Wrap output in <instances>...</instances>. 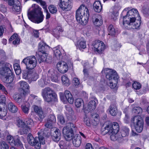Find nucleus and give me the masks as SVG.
Returning a JSON list of instances; mask_svg holds the SVG:
<instances>
[{
  "mask_svg": "<svg viewBox=\"0 0 149 149\" xmlns=\"http://www.w3.org/2000/svg\"><path fill=\"white\" fill-rule=\"evenodd\" d=\"M120 18H121L120 17ZM122 23H120L126 28L138 29L140 25L141 21L138 12L136 9L132 8L127 13L126 15L123 16Z\"/></svg>",
  "mask_w": 149,
  "mask_h": 149,
  "instance_id": "obj_1",
  "label": "nucleus"
},
{
  "mask_svg": "<svg viewBox=\"0 0 149 149\" xmlns=\"http://www.w3.org/2000/svg\"><path fill=\"white\" fill-rule=\"evenodd\" d=\"M77 129V127L72 123H67L62 130L65 139L67 141L72 140V143L74 146L76 147L79 146L81 143V138L79 135L74 136V132Z\"/></svg>",
  "mask_w": 149,
  "mask_h": 149,
  "instance_id": "obj_2",
  "label": "nucleus"
},
{
  "mask_svg": "<svg viewBox=\"0 0 149 149\" xmlns=\"http://www.w3.org/2000/svg\"><path fill=\"white\" fill-rule=\"evenodd\" d=\"M88 9L83 5H81L76 12V18L77 21L83 25H86L89 17Z\"/></svg>",
  "mask_w": 149,
  "mask_h": 149,
  "instance_id": "obj_3",
  "label": "nucleus"
},
{
  "mask_svg": "<svg viewBox=\"0 0 149 149\" xmlns=\"http://www.w3.org/2000/svg\"><path fill=\"white\" fill-rule=\"evenodd\" d=\"M38 137L35 138L32 136L31 133L28 134L27 136V141L29 144L32 146H34L36 149H40L41 144L45 143V141L43 132H38Z\"/></svg>",
  "mask_w": 149,
  "mask_h": 149,
  "instance_id": "obj_4",
  "label": "nucleus"
},
{
  "mask_svg": "<svg viewBox=\"0 0 149 149\" xmlns=\"http://www.w3.org/2000/svg\"><path fill=\"white\" fill-rule=\"evenodd\" d=\"M28 16L32 22L37 24L42 22L44 16L40 8H35L28 13Z\"/></svg>",
  "mask_w": 149,
  "mask_h": 149,
  "instance_id": "obj_5",
  "label": "nucleus"
},
{
  "mask_svg": "<svg viewBox=\"0 0 149 149\" xmlns=\"http://www.w3.org/2000/svg\"><path fill=\"white\" fill-rule=\"evenodd\" d=\"M42 95L46 102H50L57 100V95L54 91L49 87L42 90Z\"/></svg>",
  "mask_w": 149,
  "mask_h": 149,
  "instance_id": "obj_6",
  "label": "nucleus"
},
{
  "mask_svg": "<svg viewBox=\"0 0 149 149\" xmlns=\"http://www.w3.org/2000/svg\"><path fill=\"white\" fill-rule=\"evenodd\" d=\"M22 62L26 65V68L29 70L33 69L37 63V60L34 56L26 57L23 59Z\"/></svg>",
  "mask_w": 149,
  "mask_h": 149,
  "instance_id": "obj_7",
  "label": "nucleus"
},
{
  "mask_svg": "<svg viewBox=\"0 0 149 149\" xmlns=\"http://www.w3.org/2000/svg\"><path fill=\"white\" fill-rule=\"evenodd\" d=\"M133 123L135 129L138 133H141L143 129L144 122L140 116H135L133 119Z\"/></svg>",
  "mask_w": 149,
  "mask_h": 149,
  "instance_id": "obj_8",
  "label": "nucleus"
},
{
  "mask_svg": "<svg viewBox=\"0 0 149 149\" xmlns=\"http://www.w3.org/2000/svg\"><path fill=\"white\" fill-rule=\"evenodd\" d=\"M129 132L130 130L128 127L123 126L120 130V133L118 134V135L111 136V139L114 141L118 140H120L123 137L128 136Z\"/></svg>",
  "mask_w": 149,
  "mask_h": 149,
  "instance_id": "obj_9",
  "label": "nucleus"
},
{
  "mask_svg": "<svg viewBox=\"0 0 149 149\" xmlns=\"http://www.w3.org/2000/svg\"><path fill=\"white\" fill-rule=\"evenodd\" d=\"M72 0H59L58 6L63 10L68 11L71 8Z\"/></svg>",
  "mask_w": 149,
  "mask_h": 149,
  "instance_id": "obj_10",
  "label": "nucleus"
},
{
  "mask_svg": "<svg viewBox=\"0 0 149 149\" xmlns=\"http://www.w3.org/2000/svg\"><path fill=\"white\" fill-rule=\"evenodd\" d=\"M93 45L94 48V51L99 54L102 53L105 48L104 43L99 40H96L93 42Z\"/></svg>",
  "mask_w": 149,
  "mask_h": 149,
  "instance_id": "obj_11",
  "label": "nucleus"
},
{
  "mask_svg": "<svg viewBox=\"0 0 149 149\" xmlns=\"http://www.w3.org/2000/svg\"><path fill=\"white\" fill-rule=\"evenodd\" d=\"M6 139L8 143L11 146H20L21 148L23 147V145L20 140L19 137L16 136L13 138L11 135H8Z\"/></svg>",
  "mask_w": 149,
  "mask_h": 149,
  "instance_id": "obj_12",
  "label": "nucleus"
},
{
  "mask_svg": "<svg viewBox=\"0 0 149 149\" xmlns=\"http://www.w3.org/2000/svg\"><path fill=\"white\" fill-rule=\"evenodd\" d=\"M61 100L63 102L68 101V102L72 104L74 102V98L70 92L68 90L65 91L64 95L63 93H61L60 94Z\"/></svg>",
  "mask_w": 149,
  "mask_h": 149,
  "instance_id": "obj_13",
  "label": "nucleus"
},
{
  "mask_svg": "<svg viewBox=\"0 0 149 149\" xmlns=\"http://www.w3.org/2000/svg\"><path fill=\"white\" fill-rule=\"evenodd\" d=\"M11 65L8 63H6L2 67L0 68V78L6 76L12 72L10 68L11 67Z\"/></svg>",
  "mask_w": 149,
  "mask_h": 149,
  "instance_id": "obj_14",
  "label": "nucleus"
},
{
  "mask_svg": "<svg viewBox=\"0 0 149 149\" xmlns=\"http://www.w3.org/2000/svg\"><path fill=\"white\" fill-rule=\"evenodd\" d=\"M47 75L52 81L55 82H58L60 74L56 70L53 69L49 70L48 71Z\"/></svg>",
  "mask_w": 149,
  "mask_h": 149,
  "instance_id": "obj_15",
  "label": "nucleus"
},
{
  "mask_svg": "<svg viewBox=\"0 0 149 149\" xmlns=\"http://www.w3.org/2000/svg\"><path fill=\"white\" fill-rule=\"evenodd\" d=\"M19 84L20 86L19 93L27 95L29 91V86L28 84L26 82L21 81L19 82Z\"/></svg>",
  "mask_w": 149,
  "mask_h": 149,
  "instance_id": "obj_16",
  "label": "nucleus"
},
{
  "mask_svg": "<svg viewBox=\"0 0 149 149\" xmlns=\"http://www.w3.org/2000/svg\"><path fill=\"white\" fill-rule=\"evenodd\" d=\"M106 78L109 80H113L117 81L118 79V75L116 72L114 70L107 69L106 73Z\"/></svg>",
  "mask_w": 149,
  "mask_h": 149,
  "instance_id": "obj_17",
  "label": "nucleus"
},
{
  "mask_svg": "<svg viewBox=\"0 0 149 149\" xmlns=\"http://www.w3.org/2000/svg\"><path fill=\"white\" fill-rule=\"evenodd\" d=\"M109 126L110 133L113 134L112 135L115 136L116 135H118L117 133L120 129L118 124L117 122H114L112 123H109Z\"/></svg>",
  "mask_w": 149,
  "mask_h": 149,
  "instance_id": "obj_18",
  "label": "nucleus"
},
{
  "mask_svg": "<svg viewBox=\"0 0 149 149\" xmlns=\"http://www.w3.org/2000/svg\"><path fill=\"white\" fill-rule=\"evenodd\" d=\"M57 68L58 71L62 73H65L68 70L67 64L64 62H58L57 64Z\"/></svg>",
  "mask_w": 149,
  "mask_h": 149,
  "instance_id": "obj_19",
  "label": "nucleus"
},
{
  "mask_svg": "<svg viewBox=\"0 0 149 149\" xmlns=\"http://www.w3.org/2000/svg\"><path fill=\"white\" fill-rule=\"evenodd\" d=\"M34 110L35 112L38 113L40 118L39 120L40 122L42 121V120L46 116V114L43 112L41 107L34 105Z\"/></svg>",
  "mask_w": 149,
  "mask_h": 149,
  "instance_id": "obj_20",
  "label": "nucleus"
},
{
  "mask_svg": "<svg viewBox=\"0 0 149 149\" xmlns=\"http://www.w3.org/2000/svg\"><path fill=\"white\" fill-rule=\"evenodd\" d=\"M26 95H23V94L19 93L14 95L13 98L16 102L18 104H22L24 102L25 97Z\"/></svg>",
  "mask_w": 149,
  "mask_h": 149,
  "instance_id": "obj_21",
  "label": "nucleus"
},
{
  "mask_svg": "<svg viewBox=\"0 0 149 149\" xmlns=\"http://www.w3.org/2000/svg\"><path fill=\"white\" fill-rule=\"evenodd\" d=\"M2 105L3 104L0 103V118L3 120H6V116L7 113V108L6 106Z\"/></svg>",
  "mask_w": 149,
  "mask_h": 149,
  "instance_id": "obj_22",
  "label": "nucleus"
},
{
  "mask_svg": "<svg viewBox=\"0 0 149 149\" xmlns=\"http://www.w3.org/2000/svg\"><path fill=\"white\" fill-rule=\"evenodd\" d=\"M100 18V16L97 15H94L92 16V20L95 26H99L102 24L103 21Z\"/></svg>",
  "mask_w": 149,
  "mask_h": 149,
  "instance_id": "obj_23",
  "label": "nucleus"
},
{
  "mask_svg": "<svg viewBox=\"0 0 149 149\" xmlns=\"http://www.w3.org/2000/svg\"><path fill=\"white\" fill-rule=\"evenodd\" d=\"M2 81L5 83H12L14 80V75L12 72L4 77H1Z\"/></svg>",
  "mask_w": 149,
  "mask_h": 149,
  "instance_id": "obj_24",
  "label": "nucleus"
},
{
  "mask_svg": "<svg viewBox=\"0 0 149 149\" xmlns=\"http://www.w3.org/2000/svg\"><path fill=\"white\" fill-rule=\"evenodd\" d=\"M61 133L58 129H56L51 135L52 140L54 141L58 142L61 139Z\"/></svg>",
  "mask_w": 149,
  "mask_h": 149,
  "instance_id": "obj_25",
  "label": "nucleus"
},
{
  "mask_svg": "<svg viewBox=\"0 0 149 149\" xmlns=\"http://www.w3.org/2000/svg\"><path fill=\"white\" fill-rule=\"evenodd\" d=\"M49 46L47 45L45 43L42 42L39 43L38 48V52H40L41 53L46 54Z\"/></svg>",
  "mask_w": 149,
  "mask_h": 149,
  "instance_id": "obj_26",
  "label": "nucleus"
},
{
  "mask_svg": "<svg viewBox=\"0 0 149 149\" xmlns=\"http://www.w3.org/2000/svg\"><path fill=\"white\" fill-rule=\"evenodd\" d=\"M109 112L111 115L115 116L116 115L117 109L115 103H111L109 107Z\"/></svg>",
  "mask_w": 149,
  "mask_h": 149,
  "instance_id": "obj_27",
  "label": "nucleus"
},
{
  "mask_svg": "<svg viewBox=\"0 0 149 149\" xmlns=\"http://www.w3.org/2000/svg\"><path fill=\"white\" fill-rule=\"evenodd\" d=\"M93 7L95 11L97 13L100 12L102 8L101 3L99 1H95L94 3Z\"/></svg>",
  "mask_w": 149,
  "mask_h": 149,
  "instance_id": "obj_28",
  "label": "nucleus"
},
{
  "mask_svg": "<svg viewBox=\"0 0 149 149\" xmlns=\"http://www.w3.org/2000/svg\"><path fill=\"white\" fill-rule=\"evenodd\" d=\"M59 47L58 46L53 48L54 56H55L58 60H60L61 56H62V54L59 49Z\"/></svg>",
  "mask_w": 149,
  "mask_h": 149,
  "instance_id": "obj_29",
  "label": "nucleus"
},
{
  "mask_svg": "<svg viewBox=\"0 0 149 149\" xmlns=\"http://www.w3.org/2000/svg\"><path fill=\"white\" fill-rule=\"evenodd\" d=\"M37 54V57H38V60L39 63H40L45 61H46L47 57L45 54L41 53L40 52H38Z\"/></svg>",
  "mask_w": 149,
  "mask_h": 149,
  "instance_id": "obj_30",
  "label": "nucleus"
},
{
  "mask_svg": "<svg viewBox=\"0 0 149 149\" xmlns=\"http://www.w3.org/2000/svg\"><path fill=\"white\" fill-rule=\"evenodd\" d=\"M30 78L29 81H36L39 77V75L35 71H30Z\"/></svg>",
  "mask_w": 149,
  "mask_h": 149,
  "instance_id": "obj_31",
  "label": "nucleus"
},
{
  "mask_svg": "<svg viewBox=\"0 0 149 149\" xmlns=\"http://www.w3.org/2000/svg\"><path fill=\"white\" fill-rule=\"evenodd\" d=\"M96 104L94 100L91 101L88 103V110L89 112L93 110L96 108Z\"/></svg>",
  "mask_w": 149,
  "mask_h": 149,
  "instance_id": "obj_32",
  "label": "nucleus"
},
{
  "mask_svg": "<svg viewBox=\"0 0 149 149\" xmlns=\"http://www.w3.org/2000/svg\"><path fill=\"white\" fill-rule=\"evenodd\" d=\"M75 45L77 48L81 50L82 49H85L86 47V43L85 41H77Z\"/></svg>",
  "mask_w": 149,
  "mask_h": 149,
  "instance_id": "obj_33",
  "label": "nucleus"
},
{
  "mask_svg": "<svg viewBox=\"0 0 149 149\" xmlns=\"http://www.w3.org/2000/svg\"><path fill=\"white\" fill-rule=\"evenodd\" d=\"M108 30L109 33V34L113 36H115L117 31V29H116L111 24L109 26Z\"/></svg>",
  "mask_w": 149,
  "mask_h": 149,
  "instance_id": "obj_34",
  "label": "nucleus"
},
{
  "mask_svg": "<svg viewBox=\"0 0 149 149\" xmlns=\"http://www.w3.org/2000/svg\"><path fill=\"white\" fill-rule=\"evenodd\" d=\"M22 129H20L19 132L21 135L27 134L30 131L31 128L26 125L24 127H22Z\"/></svg>",
  "mask_w": 149,
  "mask_h": 149,
  "instance_id": "obj_35",
  "label": "nucleus"
},
{
  "mask_svg": "<svg viewBox=\"0 0 149 149\" xmlns=\"http://www.w3.org/2000/svg\"><path fill=\"white\" fill-rule=\"evenodd\" d=\"M21 109L22 111L26 114H28L30 109V104L27 103L26 104L21 106Z\"/></svg>",
  "mask_w": 149,
  "mask_h": 149,
  "instance_id": "obj_36",
  "label": "nucleus"
},
{
  "mask_svg": "<svg viewBox=\"0 0 149 149\" xmlns=\"http://www.w3.org/2000/svg\"><path fill=\"white\" fill-rule=\"evenodd\" d=\"M8 108L9 110L13 113L16 112L18 110L17 107L12 103H10L8 104Z\"/></svg>",
  "mask_w": 149,
  "mask_h": 149,
  "instance_id": "obj_37",
  "label": "nucleus"
},
{
  "mask_svg": "<svg viewBox=\"0 0 149 149\" xmlns=\"http://www.w3.org/2000/svg\"><path fill=\"white\" fill-rule=\"evenodd\" d=\"M61 80L63 83L66 86H68L70 85L69 79L66 75H63L61 77Z\"/></svg>",
  "mask_w": 149,
  "mask_h": 149,
  "instance_id": "obj_38",
  "label": "nucleus"
},
{
  "mask_svg": "<svg viewBox=\"0 0 149 149\" xmlns=\"http://www.w3.org/2000/svg\"><path fill=\"white\" fill-rule=\"evenodd\" d=\"M132 112L135 114H142L143 110L142 109L139 107H136L133 108Z\"/></svg>",
  "mask_w": 149,
  "mask_h": 149,
  "instance_id": "obj_39",
  "label": "nucleus"
},
{
  "mask_svg": "<svg viewBox=\"0 0 149 149\" xmlns=\"http://www.w3.org/2000/svg\"><path fill=\"white\" fill-rule=\"evenodd\" d=\"M21 4L19 1V3H16V4L13 6L12 7V9L14 12H20L21 10Z\"/></svg>",
  "mask_w": 149,
  "mask_h": 149,
  "instance_id": "obj_40",
  "label": "nucleus"
},
{
  "mask_svg": "<svg viewBox=\"0 0 149 149\" xmlns=\"http://www.w3.org/2000/svg\"><path fill=\"white\" fill-rule=\"evenodd\" d=\"M118 82V79H117V81L113 80L110 83L109 85L111 88L114 89L116 91L118 88V87L117 86V84Z\"/></svg>",
  "mask_w": 149,
  "mask_h": 149,
  "instance_id": "obj_41",
  "label": "nucleus"
},
{
  "mask_svg": "<svg viewBox=\"0 0 149 149\" xmlns=\"http://www.w3.org/2000/svg\"><path fill=\"white\" fill-rule=\"evenodd\" d=\"M30 70H28V71L26 70H23V71L22 77L24 79H27L29 81V78H30Z\"/></svg>",
  "mask_w": 149,
  "mask_h": 149,
  "instance_id": "obj_42",
  "label": "nucleus"
},
{
  "mask_svg": "<svg viewBox=\"0 0 149 149\" xmlns=\"http://www.w3.org/2000/svg\"><path fill=\"white\" fill-rule=\"evenodd\" d=\"M109 123L107 125H106V126H105L104 128H102L101 131L102 132V133L104 134H105L107 133H110V131L109 129Z\"/></svg>",
  "mask_w": 149,
  "mask_h": 149,
  "instance_id": "obj_43",
  "label": "nucleus"
},
{
  "mask_svg": "<svg viewBox=\"0 0 149 149\" xmlns=\"http://www.w3.org/2000/svg\"><path fill=\"white\" fill-rule=\"evenodd\" d=\"M67 142L63 140L61 141L58 145L61 149H68Z\"/></svg>",
  "mask_w": 149,
  "mask_h": 149,
  "instance_id": "obj_44",
  "label": "nucleus"
},
{
  "mask_svg": "<svg viewBox=\"0 0 149 149\" xmlns=\"http://www.w3.org/2000/svg\"><path fill=\"white\" fill-rule=\"evenodd\" d=\"M121 45L116 41L115 42L113 45L111 46L112 49L113 50L116 51L118 49L121 47Z\"/></svg>",
  "mask_w": 149,
  "mask_h": 149,
  "instance_id": "obj_45",
  "label": "nucleus"
},
{
  "mask_svg": "<svg viewBox=\"0 0 149 149\" xmlns=\"http://www.w3.org/2000/svg\"><path fill=\"white\" fill-rule=\"evenodd\" d=\"M50 12L52 14L56 13L57 11V9L56 7L54 6L53 5H50L48 7Z\"/></svg>",
  "mask_w": 149,
  "mask_h": 149,
  "instance_id": "obj_46",
  "label": "nucleus"
},
{
  "mask_svg": "<svg viewBox=\"0 0 149 149\" xmlns=\"http://www.w3.org/2000/svg\"><path fill=\"white\" fill-rule=\"evenodd\" d=\"M9 146L7 143L4 141H1L0 142V148L1 149H8Z\"/></svg>",
  "mask_w": 149,
  "mask_h": 149,
  "instance_id": "obj_47",
  "label": "nucleus"
},
{
  "mask_svg": "<svg viewBox=\"0 0 149 149\" xmlns=\"http://www.w3.org/2000/svg\"><path fill=\"white\" fill-rule=\"evenodd\" d=\"M74 103L75 106L77 108L80 107L82 104L83 103L82 100L80 98L77 99L75 100Z\"/></svg>",
  "mask_w": 149,
  "mask_h": 149,
  "instance_id": "obj_48",
  "label": "nucleus"
},
{
  "mask_svg": "<svg viewBox=\"0 0 149 149\" xmlns=\"http://www.w3.org/2000/svg\"><path fill=\"white\" fill-rule=\"evenodd\" d=\"M141 84L140 83L134 81L132 84L133 88L136 90L139 89L141 87Z\"/></svg>",
  "mask_w": 149,
  "mask_h": 149,
  "instance_id": "obj_49",
  "label": "nucleus"
},
{
  "mask_svg": "<svg viewBox=\"0 0 149 149\" xmlns=\"http://www.w3.org/2000/svg\"><path fill=\"white\" fill-rule=\"evenodd\" d=\"M51 33L56 38H58L59 37L60 33L58 32V31L57 30L56 28L53 29L51 31Z\"/></svg>",
  "mask_w": 149,
  "mask_h": 149,
  "instance_id": "obj_50",
  "label": "nucleus"
},
{
  "mask_svg": "<svg viewBox=\"0 0 149 149\" xmlns=\"http://www.w3.org/2000/svg\"><path fill=\"white\" fill-rule=\"evenodd\" d=\"M93 118H94L93 121H94V125L96 126L98 124L99 122V116L97 114H95L93 116Z\"/></svg>",
  "mask_w": 149,
  "mask_h": 149,
  "instance_id": "obj_51",
  "label": "nucleus"
},
{
  "mask_svg": "<svg viewBox=\"0 0 149 149\" xmlns=\"http://www.w3.org/2000/svg\"><path fill=\"white\" fill-rule=\"evenodd\" d=\"M25 122L22 120L19 119L17 120V125L19 127H23L26 125Z\"/></svg>",
  "mask_w": 149,
  "mask_h": 149,
  "instance_id": "obj_52",
  "label": "nucleus"
},
{
  "mask_svg": "<svg viewBox=\"0 0 149 149\" xmlns=\"http://www.w3.org/2000/svg\"><path fill=\"white\" fill-rule=\"evenodd\" d=\"M26 125L30 128L33 125L34 123L32 119L31 118L28 119L26 121Z\"/></svg>",
  "mask_w": 149,
  "mask_h": 149,
  "instance_id": "obj_53",
  "label": "nucleus"
},
{
  "mask_svg": "<svg viewBox=\"0 0 149 149\" xmlns=\"http://www.w3.org/2000/svg\"><path fill=\"white\" fill-rule=\"evenodd\" d=\"M54 123L49 120H47L46 124H45V126L49 128L50 129L52 127V124Z\"/></svg>",
  "mask_w": 149,
  "mask_h": 149,
  "instance_id": "obj_54",
  "label": "nucleus"
},
{
  "mask_svg": "<svg viewBox=\"0 0 149 149\" xmlns=\"http://www.w3.org/2000/svg\"><path fill=\"white\" fill-rule=\"evenodd\" d=\"M58 119L62 124H63L65 123V120L64 117L61 115H59L58 116Z\"/></svg>",
  "mask_w": 149,
  "mask_h": 149,
  "instance_id": "obj_55",
  "label": "nucleus"
},
{
  "mask_svg": "<svg viewBox=\"0 0 149 149\" xmlns=\"http://www.w3.org/2000/svg\"><path fill=\"white\" fill-rule=\"evenodd\" d=\"M0 91L2 92L3 93L7 95L8 92L5 87L3 85L0 83Z\"/></svg>",
  "mask_w": 149,
  "mask_h": 149,
  "instance_id": "obj_56",
  "label": "nucleus"
},
{
  "mask_svg": "<svg viewBox=\"0 0 149 149\" xmlns=\"http://www.w3.org/2000/svg\"><path fill=\"white\" fill-rule=\"evenodd\" d=\"M47 120H49L51 121V122H53L54 123H55L56 121L55 116V115L53 114L50 115L49 116Z\"/></svg>",
  "mask_w": 149,
  "mask_h": 149,
  "instance_id": "obj_57",
  "label": "nucleus"
},
{
  "mask_svg": "<svg viewBox=\"0 0 149 149\" xmlns=\"http://www.w3.org/2000/svg\"><path fill=\"white\" fill-rule=\"evenodd\" d=\"M6 101V98L3 95H1L0 97V103L3 104V106H6L5 103Z\"/></svg>",
  "mask_w": 149,
  "mask_h": 149,
  "instance_id": "obj_58",
  "label": "nucleus"
},
{
  "mask_svg": "<svg viewBox=\"0 0 149 149\" xmlns=\"http://www.w3.org/2000/svg\"><path fill=\"white\" fill-rule=\"evenodd\" d=\"M9 5L10 6H14L16 3H19V1L18 0H8Z\"/></svg>",
  "mask_w": 149,
  "mask_h": 149,
  "instance_id": "obj_59",
  "label": "nucleus"
},
{
  "mask_svg": "<svg viewBox=\"0 0 149 149\" xmlns=\"http://www.w3.org/2000/svg\"><path fill=\"white\" fill-rule=\"evenodd\" d=\"M0 11L3 13H5L6 12L7 8L5 5L2 4L1 5Z\"/></svg>",
  "mask_w": 149,
  "mask_h": 149,
  "instance_id": "obj_60",
  "label": "nucleus"
},
{
  "mask_svg": "<svg viewBox=\"0 0 149 149\" xmlns=\"http://www.w3.org/2000/svg\"><path fill=\"white\" fill-rule=\"evenodd\" d=\"M73 83L75 86H77L79 84V79L77 78H74L73 79Z\"/></svg>",
  "mask_w": 149,
  "mask_h": 149,
  "instance_id": "obj_61",
  "label": "nucleus"
},
{
  "mask_svg": "<svg viewBox=\"0 0 149 149\" xmlns=\"http://www.w3.org/2000/svg\"><path fill=\"white\" fill-rule=\"evenodd\" d=\"M14 68L15 70H17V71H18L19 73H21L20 67L18 64L17 63L15 64L14 65Z\"/></svg>",
  "mask_w": 149,
  "mask_h": 149,
  "instance_id": "obj_62",
  "label": "nucleus"
},
{
  "mask_svg": "<svg viewBox=\"0 0 149 149\" xmlns=\"http://www.w3.org/2000/svg\"><path fill=\"white\" fill-rule=\"evenodd\" d=\"M38 84L39 85L42 87H44L45 86V82L43 79H41L38 81Z\"/></svg>",
  "mask_w": 149,
  "mask_h": 149,
  "instance_id": "obj_63",
  "label": "nucleus"
},
{
  "mask_svg": "<svg viewBox=\"0 0 149 149\" xmlns=\"http://www.w3.org/2000/svg\"><path fill=\"white\" fill-rule=\"evenodd\" d=\"M40 3V5L44 9V10L47 9L46 3L45 1L42 0Z\"/></svg>",
  "mask_w": 149,
  "mask_h": 149,
  "instance_id": "obj_64",
  "label": "nucleus"
}]
</instances>
